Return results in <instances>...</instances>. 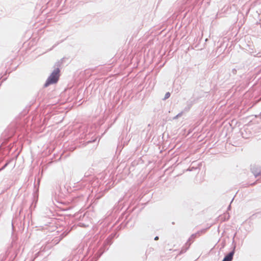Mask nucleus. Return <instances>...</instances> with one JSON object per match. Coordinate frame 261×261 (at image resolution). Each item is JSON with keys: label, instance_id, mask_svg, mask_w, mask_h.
I'll return each mask as SVG.
<instances>
[{"label": "nucleus", "instance_id": "obj_1", "mask_svg": "<svg viewBox=\"0 0 261 261\" xmlns=\"http://www.w3.org/2000/svg\"><path fill=\"white\" fill-rule=\"evenodd\" d=\"M60 76V69L59 67L56 68L47 78L44 85V87H47L49 85L57 83Z\"/></svg>", "mask_w": 261, "mask_h": 261}, {"label": "nucleus", "instance_id": "obj_2", "mask_svg": "<svg viewBox=\"0 0 261 261\" xmlns=\"http://www.w3.org/2000/svg\"><path fill=\"white\" fill-rule=\"evenodd\" d=\"M235 252V247L233 248V250L229 252L227 255H226L222 261H232L233 259V256L234 255Z\"/></svg>", "mask_w": 261, "mask_h": 261}, {"label": "nucleus", "instance_id": "obj_3", "mask_svg": "<svg viewBox=\"0 0 261 261\" xmlns=\"http://www.w3.org/2000/svg\"><path fill=\"white\" fill-rule=\"evenodd\" d=\"M251 171L255 177L258 175H261V168L252 166L251 168Z\"/></svg>", "mask_w": 261, "mask_h": 261}, {"label": "nucleus", "instance_id": "obj_4", "mask_svg": "<svg viewBox=\"0 0 261 261\" xmlns=\"http://www.w3.org/2000/svg\"><path fill=\"white\" fill-rule=\"evenodd\" d=\"M46 255H47V254L45 253V247H41L40 250L35 254L34 260L40 256L43 257Z\"/></svg>", "mask_w": 261, "mask_h": 261}, {"label": "nucleus", "instance_id": "obj_5", "mask_svg": "<svg viewBox=\"0 0 261 261\" xmlns=\"http://www.w3.org/2000/svg\"><path fill=\"white\" fill-rule=\"evenodd\" d=\"M190 239H189L188 241L186 243L185 245L181 248V250L180 251V253H184L186 252L187 251V250L189 249V248L190 247V246L191 244V243H190Z\"/></svg>", "mask_w": 261, "mask_h": 261}, {"label": "nucleus", "instance_id": "obj_6", "mask_svg": "<svg viewBox=\"0 0 261 261\" xmlns=\"http://www.w3.org/2000/svg\"><path fill=\"white\" fill-rule=\"evenodd\" d=\"M112 244L111 240L110 239H108L105 242L104 246L106 245H110Z\"/></svg>", "mask_w": 261, "mask_h": 261}, {"label": "nucleus", "instance_id": "obj_7", "mask_svg": "<svg viewBox=\"0 0 261 261\" xmlns=\"http://www.w3.org/2000/svg\"><path fill=\"white\" fill-rule=\"evenodd\" d=\"M170 92H167L165 95L163 100H166V99H168L170 97Z\"/></svg>", "mask_w": 261, "mask_h": 261}, {"label": "nucleus", "instance_id": "obj_8", "mask_svg": "<svg viewBox=\"0 0 261 261\" xmlns=\"http://www.w3.org/2000/svg\"><path fill=\"white\" fill-rule=\"evenodd\" d=\"M62 238H63V237H62V238L60 237L59 238H56L54 240V242H56V244H57L62 239Z\"/></svg>", "mask_w": 261, "mask_h": 261}, {"label": "nucleus", "instance_id": "obj_9", "mask_svg": "<svg viewBox=\"0 0 261 261\" xmlns=\"http://www.w3.org/2000/svg\"><path fill=\"white\" fill-rule=\"evenodd\" d=\"M198 234V233H196L192 234L191 237L189 238V239H190V241L191 240L194 239V238H195Z\"/></svg>", "mask_w": 261, "mask_h": 261}, {"label": "nucleus", "instance_id": "obj_10", "mask_svg": "<svg viewBox=\"0 0 261 261\" xmlns=\"http://www.w3.org/2000/svg\"><path fill=\"white\" fill-rule=\"evenodd\" d=\"M104 251L101 252L100 253H99L98 254H97V258H99L101 255L102 254V253H103Z\"/></svg>", "mask_w": 261, "mask_h": 261}, {"label": "nucleus", "instance_id": "obj_11", "mask_svg": "<svg viewBox=\"0 0 261 261\" xmlns=\"http://www.w3.org/2000/svg\"><path fill=\"white\" fill-rule=\"evenodd\" d=\"M181 113H179L175 117H174V119H176L177 118H178V117H179L180 115H181Z\"/></svg>", "mask_w": 261, "mask_h": 261}, {"label": "nucleus", "instance_id": "obj_12", "mask_svg": "<svg viewBox=\"0 0 261 261\" xmlns=\"http://www.w3.org/2000/svg\"><path fill=\"white\" fill-rule=\"evenodd\" d=\"M159 240V237L158 236H156L155 238H154V240L155 241H157Z\"/></svg>", "mask_w": 261, "mask_h": 261}, {"label": "nucleus", "instance_id": "obj_13", "mask_svg": "<svg viewBox=\"0 0 261 261\" xmlns=\"http://www.w3.org/2000/svg\"><path fill=\"white\" fill-rule=\"evenodd\" d=\"M56 66H60V63L58 62V63H57L56 64Z\"/></svg>", "mask_w": 261, "mask_h": 261}, {"label": "nucleus", "instance_id": "obj_14", "mask_svg": "<svg viewBox=\"0 0 261 261\" xmlns=\"http://www.w3.org/2000/svg\"><path fill=\"white\" fill-rule=\"evenodd\" d=\"M230 208V205H229L227 208V209L229 210Z\"/></svg>", "mask_w": 261, "mask_h": 261}, {"label": "nucleus", "instance_id": "obj_15", "mask_svg": "<svg viewBox=\"0 0 261 261\" xmlns=\"http://www.w3.org/2000/svg\"><path fill=\"white\" fill-rule=\"evenodd\" d=\"M94 140H93V141H92V142H94ZM90 142H92V141H88V142H87V143H90Z\"/></svg>", "mask_w": 261, "mask_h": 261}, {"label": "nucleus", "instance_id": "obj_16", "mask_svg": "<svg viewBox=\"0 0 261 261\" xmlns=\"http://www.w3.org/2000/svg\"><path fill=\"white\" fill-rule=\"evenodd\" d=\"M191 106H192V104H190V107H189V109H190V107H191Z\"/></svg>", "mask_w": 261, "mask_h": 261}]
</instances>
